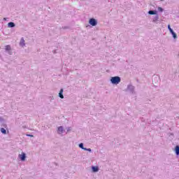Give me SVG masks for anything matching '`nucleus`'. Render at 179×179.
<instances>
[{
	"instance_id": "nucleus-12",
	"label": "nucleus",
	"mask_w": 179,
	"mask_h": 179,
	"mask_svg": "<svg viewBox=\"0 0 179 179\" xmlns=\"http://www.w3.org/2000/svg\"><path fill=\"white\" fill-rule=\"evenodd\" d=\"M175 153L176 156H179V145L175 147Z\"/></svg>"
},
{
	"instance_id": "nucleus-7",
	"label": "nucleus",
	"mask_w": 179,
	"mask_h": 179,
	"mask_svg": "<svg viewBox=\"0 0 179 179\" xmlns=\"http://www.w3.org/2000/svg\"><path fill=\"white\" fill-rule=\"evenodd\" d=\"M15 27H16V24H15V22H10L8 23V27L13 28Z\"/></svg>"
},
{
	"instance_id": "nucleus-14",
	"label": "nucleus",
	"mask_w": 179,
	"mask_h": 179,
	"mask_svg": "<svg viewBox=\"0 0 179 179\" xmlns=\"http://www.w3.org/2000/svg\"><path fill=\"white\" fill-rule=\"evenodd\" d=\"M171 34H172L173 38L174 39L177 38V34H176V32H174V31H173L172 32H171Z\"/></svg>"
},
{
	"instance_id": "nucleus-11",
	"label": "nucleus",
	"mask_w": 179,
	"mask_h": 179,
	"mask_svg": "<svg viewBox=\"0 0 179 179\" xmlns=\"http://www.w3.org/2000/svg\"><path fill=\"white\" fill-rule=\"evenodd\" d=\"M148 15H157V10H150L148 11Z\"/></svg>"
},
{
	"instance_id": "nucleus-10",
	"label": "nucleus",
	"mask_w": 179,
	"mask_h": 179,
	"mask_svg": "<svg viewBox=\"0 0 179 179\" xmlns=\"http://www.w3.org/2000/svg\"><path fill=\"white\" fill-rule=\"evenodd\" d=\"M93 173H97L99 170V166H92Z\"/></svg>"
},
{
	"instance_id": "nucleus-8",
	"label": "nucleus",
	"mask_w": 179,
	"mask_h": 179,
	"mask_svg": "<svg viewBox=\"0 0 179 179\" xmlns=\"http://www.w3.org/2000/svg\"><path fill=\"white\" fill-rule=\"evenodd\" d=\"M59 97L60 99H64V89H61L59 92Z\"/></svg>"
},
{
	"instance_id": "nucleus-6",
	"label": "nucleus",
	"mask_w": 179,
	"mask_h": 179,
	"mask_svg": "<svg viewBox=\"0 0 179 179\" xmlns=\"http://www.w3.org/2000/svg\"><path fill=\"white\" fill-rule=\"evenodd\" d=\"M64 133V127L62 126H60L57 129V134H61Z\"/></svg>"
},
{
	"instance_id": "nucleus-4",
	"label": "nucleus",
	"mask_w": 179,
	"mask_h": 179,
	"mask_svg": "<svg viewBox=\"0 0 179 179\" xmlns=\"http://www.w3.org/2000/svg\"><path fill=\"white\" fill-rule=\"evenodd\" d=\"M5 50L7 51V52H8V54H9V55H12V54H13L12 48L10 47V45H6Z\"/></svg>"
},
{
	"instance_id": "nucleus-18",
	"label": "nucleus",
	"mask_w": 179,
	"mask_h": 179,
	"mask_svg": "<svg viewBox=\"0 0 179 179\" xmlns=\"http://www.w3.org/2000/svg\"><path fill=\"white\" fill-rule=\"evenodd\" d=\"M158 10H159V12H163L164 10V9H163V8H162V7H158Z\"/></svg>"
},
{
	"instance_id": "nucleus-24",
	"label": "nucleus",
	"mask_w": 179,
	"mask_h": 179,
	"mask_svg": "<svg viewBox=\"0 0 179 179\" xmlns=\"http://www.w3.org/2000/svg\"><path fill=\"white\" fill-rule=\"evenodd\" d=\"M160 1H164V0H160Z\"/></svg>"
},
{
	"instance_id": "nucleus-1",
	"label": "nucleus",
	"mask_w": 179,
	"mask_h": 179,
	"mask_svg": "<svg viewBox=\"0 0 179 179\" xmlns=\"http://www.w3.org/2000/svg\"><path fill=\"white\" fill-rule=\"evenodd\" d=\"M120 83H121V77L120 76L111 77L110 83H112V85H118Z\"/></svg>"
},
{
	"instance_id": "nucleus-9",
	"label": "nucleus",
	"mask_w": 179,
	"mask_h": 179,
	"mask_svg": "<svg viewBox=\"0 0 179 179\" xmlns=\"http://www.w3.org/2000/svg\"><path fill=\"white\" fill-rule=\"evenodd\" d=\"M152 22H153V23H157V22H159V15H156L155 17H154V18H153V20H152Z\"/></svg>"
},
{
	"instance_id": "nucleus-23",
	"label": "nucleus",
	"mask_w": 179,
	"mask_h": 179,
	"mask_svg": "<svg viewBox=\"0 0 179 179\" xmlns=\"http://www.w3.org/2000/svg\"><path fill=\"white\" fill-rule=\"evenodd\" d=\"M54 52L55 53V52H57L55 50V52Z\"/></svg>"
},
{
	"instance_id": "nucleus-5",
	"label": "nucleus",
	"mask_w": 179,
	"mask_h": 179,
	"mask_svg": "<svg viewBox=\"0 0 179 179\" xmlns=\"http://www.w3.org/2000/svg\"><path fill=\"white\" fill-rule=\"evenodd\" d=\"M19 157L21 162H24V160H26V153L22 152V154L19 155Z\"/></svg>"
},
{
	"instance_id": "nucleus-15",
	"label": "nucleus",
	"mask_w": 179,
	"mask_h": 179,
	"mask_svg": "<svg viewBox=\"0 0 179 179\" xmlns=\"http://www.w3.org/2000/svg\"><path fill=\"white\" fill-rule=\"evenodd\" d=\"M1 134H3V135H6V129H5L3 127L1 128Z\"/></svg>"
},
{
	"instance_id": "nucleus-20",
	"label": "nucleus",
	"mask_w": 179,
	"mask_h": 179,
	"mask_svg": "<svg viewBox=\"0 0 179 179\" xmlns=\"http://www.w3.org/2000/svg\"><path fill=\"white\" fill-rule=\"evenodd\" d=\"M27 136H29L30 138H33L34 136H33L31 134H27Z\"/></svg>"
},
{
	"instance_id": "nucleus-19",
	"label": "nucleus",
	"mask_w": 179,
	"mask_h": 179,
	"mask_svg": "<svg viewBox=\"0 0 179 179\" xmlns=\"http://www.w3.org/2000/svg\"><path fill=\"white\" fill-rule=\"evenodd\" d=\"M84 150H86L87 152H92V149L91 148H85Z\"/></svg>"
},
{
	"instance_id": "nucleus-2",
	"label": "nucleus",
	"mask_w": 179,
	"mask_h": 179,
	"mask_svg": "<svg viewBox=\"0 0 179 179\" xmlns=\"http://www.w3.org/2000/svg\"><path fill=\"white\" fill-rule=\"evenodd\" d=\"M125 92H129L131 94H135V87L132 85H128Z\"/></svg>"
},
{
	"instance_id": "nucleus-3",
	"label": "nucleus",
	"mask_w": 179,
	"mask_h": 179,
	"mask_svg": "<svg viewBox=\"0 0 179 179\" xmlns=\"http://www.w3.org/2000/svg\"><path fill=\"white\" fill-rule=\"evenodd\" d=\"M89 23L91 26H97V20L94 18H91L89 20Z\"/></svg>"
},
{
	"instance_id": "nucleus-16",
	"label": "nucleus",
	"mask_w": 179,
	"mask_h": 179,
	"mask_svg": "<svg viewBox=\"0 0 179 179\" xmlns=\"http://www.w3.org/2000/svg\"><path fill=\"white\" fill-rule=\"evenodd\" d=\"M78 146L80 149H83V150H85V149L86 148L83 146V143H80Z\"/></svg>"
},
{
	"instance_id": "nucleus-17",
	"label": "nucleus",
	"mask_w": 179,
	"mask_h": 179,
	"mask_svg": "<svg viewBox=\"0 0 179 179\" xmlns=\"http://www.w3.org/2000/svg\"><path fill=\"white\" fill-rule=\"evenodd\" d=\"M168 29H169L170 33H172V31H174V30H173V29H171V27L170 26V24L168 25Z\"/></svg>"
},
{
	"instance_id": "nucleus-13",
	"label": "nucleus",
	"mask_w": 179,
	"mask_h": 179,
	"mask_svg": "<svg viewBox=\"0 0 179 179\" xmlns=\"http://www.w3.org/2000/svg\"><path fill=\"white\" fill-rule=\"evenodd\" d=\"M20 45H21V47H24V45H26V44L24 43V38H21Z\"/></svg>"
},
{
	"instance_id": "nucleus-21",
	"label": "nucleus",
	"mask_w": 179,
	"mask_h": 179,
	"mask_svg": "<svg viewBox=\"0 0 179 179\" xmlns=\"http://www.w3.org/2000/svg\"><path fill=\"white\" fill-rule=\"evenodd\" d=\"M62 29H68V27H63Z\"/></svg>"
},
{
	"instance_id": "nucleus-22",
	"label": "nucleus",
	"mask_w": 179,
	"mask_h": 179,
	"mask_svg": "<svg viewBox=\"0 0 179 179\" xmlns=\"http://www.w3.org/2000/svg\"><path fill=\"white\" fill-rule=\"evenodd\" d=\"M6 19H8V18H6V17H4V18H3V20H5V21H6Z\"/></svg>"
}]
</instances>
